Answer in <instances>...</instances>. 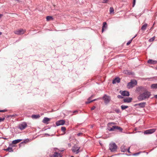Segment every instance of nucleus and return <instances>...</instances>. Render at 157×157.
<instances>
[{"mask_svg":"<svg viewBox=\"0 0 157 157\" xmlns=\"http://www.w3.org/2000/svg\"><path fill=\"white\" fill-rule=\"evenodd\" d=\"M25 31L22 29L15 31L14 32V33L17 35L23 34L24 33Z\"/></svg>","mask_w":157,"mask_h":157,"instance_id":"nucleus-9","label":"nucleus"},{"mask_svg":"<svg viewBox=\"0 0 157 157\" xmlns=\"http://www.w3.org/2000/svg\"><path fill=\"white\" fill-rule=\"evenodd\" d=\"M151 88L152 89H157V83L153 84L151 85Z\"/></svg>","mask_w":157,"mask_h":157,"instance_id":"nucleus-23","label":"nucleus"},{"mask_svg":"<svg viewBox=\"0 0 157 157\" xmlns=\"http://www.w3.org/2000/svg\"><path fill=\"white\" fill-rule=\"evenodd\" d=\"M132 99V98H126L123 100L124 102V103H130L131 102Z\"/></svg>","mask_w":157,"mask_h":157,"instance_id":"nucleus-13","label":"nucleus"},{"mask_svg":"<svg viewBox=\"0 0 157 157\" xmlns=\"http://www.w3.org/2000/svg\"><path fill=\"white\" fill-rule=\"evenodd\" d=\"M136 0H133V2L132 7H134L136 3Z\"/></svg>","mask_w":157,"mask_h":157,"instance_id":"nucleus-36","label":"nucleus"},{"mask_svg":"<svg viewBox=\"0 0 157 157\" xmlns=\"http://www.w3.org/2000/svg\"><path fill=\"white\" fill-rule=\"evenodd\" d=\"M7 111V110L4 109L1 110V112H4Z\"/></svg>","mask_w":157,"mask_h":157,"instance_id":"nucleus-39","label":"nucleus"},{"mask_svg":"<svg viewBox=\"0 0 157 157\" xmlns=\"http://www.w3.org/2000/svg\"><path fill=\"white\" fill-rule=\"evenodd\" d=\"M61 130L63 132H65V131H66V128L65 127H62L61 128Z\"/></svg>","mask_w":157,"mask_h":157,"instance_id":"nucleus-30","label":"nucleus"},{"mask_svg":"<svg viewBox=\"0 0 157 157\" xmlns=\"http://www.w3.org/2000/svg\"><path fill=\"white\" fill-rule=\"evenodd\" d=\"M121 109L122 110H124L125 109L127 108L128 106L127 105H121Z\"/></svg>","mask_w":157,"mask_h":157,"instance_id":"nucleus-26","label":"nucleus"},{"mask_svg":"<svg viewBox=\"0 0 157 157\" xmlns=\"http://www.w3.org/2000/svg\"><path fill=\"white\" fill-rule=\"evenodd\" d=\"M129 149H130V147H129L127 150V151L128 152V153H130V151H129Z\"/></svg>","mask_w":157,"mask_h":157,"instance_id":"nucleus-41","label":"nucleus"},{"mask_svg":"<svg viewBox=\"0 0 157 157\" xmlns=\"http://www.w3.org/2000/svg\"><path fill=\"white\" fill-rule=\"evenodd\" d=\"M121 151L122 152H125L127 151V149L125 148V146L124 145L121 146Z\"/></svg>","mask_w":157,"mask_h":157,"instance_id":"nucleus-24","label":"nucleus"},{"mask_svg":"<svg viewBox=\"0 0 157 157\" xmlns=\"http://www.w3.org/2000/svg\"><path fill=\"white\" fill-rule=\"evenodd\" d=\"M50 120V119L47 117H45L42 121V122L44 124H48V121Z\"/></svg>","mask_w":157,"mask_h":157,"instance_id":"nucleus-16","label":"nucleus"},{"mask_svg":"<svg viewBox=\"0 0 157 157\" xmlns=\"http://www.w3.org/2000/svg\"><path fill=\"white\" fill-rule=\"evenodd\" d=\"M93 96V95H92L91 96V97H90L89 98H88V101L86 102V104H87L91 102L95 101L97 100V99H94L92 100H90L91 98H92V97Z\"/></svg>","mask_w":157,"mask_h":157,"instance_id":"nucleus-20","label":"nucleus"},{"mask_svg":"<svg viewBox=\"0 0 157 157\" xmlns=\"http://www.w3.org/2000/svg\"><path fill=\"white\" fill-rule=\"evenodd\" d=\"M62 156L59 153L55 152L51 157H62Z\"/></svg>","mask_w":157,"mask_h":157,"instance_id":"nucleus-18","label":"nucleus"},{"mask_svg":"<svg viewBox=\"0 0 157 157\" xmlns=\"http://www.w3.org/2000/svg\"><path fill=\"white\" fill-rule=\"evenodd\" d=\"M141 153V152H139L134 153L133 154V155H134V156H136V155H139L140 154V153Z\"/></svg>","mask_w":157,"mask_h":157,"instance_id":"nucleus-32","label":"nucleus"},{"mask_svg":"<svg viewBox=\"0 0 157 157\" xmlns=\"http://www.w3.org/2000/svg\"><path fill=\"white\" fill-rule=\"evenodd\" d=\"M154 97L157 99V94L154 95Z\"/></svg>","mask_w":157,"mask_h":157,"instance_id":"nucleus-44","label":"nucleus"},{"mask_svg":"<svg viewBox=\"0 0 157 157\" xmlns=\"http://www.w3.org/2000/svg\"><path fill=\"white\" fill-rule=\"evenodd\" d=\"M107 28V25L106 22H104L103 24V25L102 28V32H103L105 31Z\"/></svg>","mask_w":157,"mask_h":157,"instance_id":"nucleus-17","label":"nucleus"},{"mask_svg":"<svg viewBox=\"0 0 157 157\" xmlns=\"http://www.w3.org/2000/svg\"><path fill=\"white\" fill-rule=\"evenodd\" d=\"M115 111L116 112L118 113H120V110L119 109H117L115 110Z\"/></svg>","mask_w":157,"mask_h":157,"instance_id":"nucleus-34","label":"nucleus"},{"mask_svg":"<svg viewBox=\"0 0 157 157\" xmlns=\"http://www.w3.org/2000/svg\"><path fill=\"white\" fill-rule=\"evenodd\" d=\"M77 110H75V111H74L73 112V113H77Z\"/></svg>","mask_w":157,"mask_h":157,"instance_id":"nucleus-43","label":"nucleus"},{"mask_svg":"<svg viewBox=\"0 0 157 157\" xmlns=\"http://www.w3.org/2000/svg\"><path fill=\"white\" fill-rule=\"evenodd\" d=\"M155 130L156 129L155 128L148 129L144 131V134H151L154 132Z\"/></svg>","mask_w":157,"mask_h":157,"instance_id":"nucleus-10","label":"nucleus"},{"mask_svg":"<svg viewBox=\"0 0 157 157\" xmlns=\"http://www.w3.org/2000/svg\"><path fill=\"white\" fill-rule=\"evenodd\" d=\"M0 112H1V110H0Z\"/></svg>","mask_w":157,"mask_h":157,"instance_id":"nucleus-54","label":"nucleus"},{"mask_svg":"<svg viewBox=\"0 0 157 157\" xmlns=\"http://www.w3.org/2000/svg\"><path fill=\"white\" fill-rule=\"evenodd\" d=\"M146 105V103L145 102H143L135 104L134 106L135 107H137L138 108H144L145 107Z\"/></svg>","mask_w":157,"mask_h":157,"instance_id":"nucleus-7","label":"nucleus"},{"mask_svg":"<svg viewBox=\"0 0 157 157\" xmlns=\"http://www.w3.org/2000/svg\"><path fill=\"white\" fill-rule=\"evenodd\" d=\"M102 99L104 100L105 103V104H108L111 100L110 97L105 94L102 97Z\"/></svg>","mask_w":157,"mask_h":157,"instance_id":"nucleus-5","label":"nucleus"},{"mask_svg":"<svg viewBox=\"0 0 157 157\" xmlns=\"http://www.w3.org/2000/svg\"><path fill=\"white\" fill-rule=\"evenodd\" d=\"M96 107L95 106H93L91 108V110H94L95 108Z\"/></svg>","mask_w":157,"mask_h":157,"instance_id":"nucleus-38","label":"nucleus"},{"mask_svg":"<svg viewBox=\"0 0 157 157\" xmlns=\"http://www.w3.org/2000/svg\"><path fill=\"white\" fill-rule=\"evenodd\" d=\"M156 77L157 78V77Z\"/></svg>","mask_w":157,"mask_h":157,"instance_id":"nucleus-55","label":"nucleus"},{"mask_svg":"<svg viewBox=\"0 0 157 157\" xmlns=\"http://www.w3.org/2000/svg\"><path fill=\"white\" fill-rule=\"evenodd\" d=\"M147 63L151 64H155L157 63V61L149 59L147 61Z\"/></svg>","mask_w":157,"mask_h":157,"instance_id":"nucleus-15","label":"nucleus"},{"mask_svg":"<svg viewBox=\"0 0 157 157\" xmlns=\"http://www.w3.org/2000/svg\"><path fill=\"white\" fill-rule=\"evenodd\" d=\"M147 23L144 24L142 26L141 29L143 31H144L147 28Z\"/></svg>","mask_w":157,"mask_h":157,"instance_id":"nucleus-19","label":"nucleus"},{"mask_svg":"<svg viewBox=\"0 0 157 157\" xmlns=\"http://www.w3.org/2000/svg\"><path fill=\"white\" fill-rule=\"evenodd\" d=\"M5 118L4 117H3V118L1 117V118H0V122H1V121H3L5 120Z\"/></svg>","mask_w":157,"mask_h":157,"instance_id":"nucleus-35","label":"nucleus"},{"mask_svg":"<svg viewBox=\"0 0 157 157\" xmlns=\"http://www.w3.org/2000/svg\"><path fill=\"white\" fill-rule=\"evenodd\" d=\"M2 138L4 140H6V139H7L6 138H5V137H2Z\"/></svg>","mask_w":157,"mask_h":157,"instance_id":"nucleus-45","label":"nucleus"},{"mask_svg":"<svg viewBox=\"0 0 157 157\" xmlns=\"http://www.w3.org/2000/svg\"><path fill=\"white\" fill-rule=\"evenodd\" d=\"M155 36H154V37L151 38L149 40V41L150 42H151L153 41L154 40H155Z\"/></svg>","mask_w":157,"mask_h":157,"instance_id":"nucleus-29","label":"nucleus"},{"mask_svg":"<svg viewBox=\"0 0 157 157\" xmlns=\"http://www.w3.org/2000/svg\"><path fill=\"white\" fill-rule=\"evenodd\" d=\"M40 117V116L39 115H33L32 116V117L34 119H37L38 118H39Z\"/></svg>","mask_w":157,"mask_h":157,"instance_id":"nucleus-25","label":"nucleus"},{"mask_svg":"<svg viewBox=\"0 0 157 157\" xmlns=\"http://www.w3.org/2000/svg\"><path fill=\"white\" fill-rule=\"evenodd\" d=\"M53 20V18L51 16H47L46 17V20L47 21H49L50 20Z\"/></svg>","mask_w":157,"mask_h":157,"instance_id":"nucleus-28","label":"nucleus"},{"mask_svg":"<svg viewBox=\"0 0 157 157\" xmlns=\"http://www.w3.org/2000/svg\"><path fill=\"white\" fill-rule=\"evenodd\" d=\"M117 147V146L114 142H111L109 144V148L111 152L116 151Z\"/></svg>","mask_w":157,"mask_h":157,"instance_id":"nucleus-3","label":"nucleus"},{"mask_svg":"<svg viewBox=\"0 0 157 157\" xmlns=\"http://www.w3.org/2000/svg\"><path fill=\"white\" fill-rule=\"evenodd\" d=\"M137 36V34H136L135 36L132 38V40L135 38L136 36Z\"/></svg>","mask_w":157,"mask_h":157,"instance_id":"nucleus-42","label":"nucleus"},{"mask_svg":"<svg viewBox=\"0 0 157 157\" xmlns=\"http://www.w3.org/2000/svg\"><path fill=\"white\" fill-rule=\"evenodd\" d=\"M71 157H73V156H72Z\"/></svg>","mask_w":157,"mask_h":157,"instance_id":"nucleus-53","label":"nucleus"},{"mask_svg":"<svg viewBox=\"0 0 157 157\" xmlns=\"http://www.w3.org/2000/svg\"><path fill=\"white\" fill-rule=\"evenodd\" d=\"M4 150L6 151H8L9 152H12L13 151V150L12 147H8L6 149H4Z\"/></svg>","mask_w":157,"mask_h":157,"instance_id":"nucleus-21","label":"nucleus"},{"mask_svg":"<svg viewBox=\"0 0 157 157\" xmlns=\"http://www.w3.org/2000/svg\"><path fill=\"white\" fill-rule=\"evenodd\" d=\"M137 84V82L135 79L131 80L130 82H128L127 84V87L130 89L132 88Z\"/></svg>","mask_w":157,"mask_h":157,"instance_id":"nucleus-4","label":"nucleus"},{"mask_svg":"<svg viewBox=\"0 0 157 157\" xmlns=\"http://www.w3.org/2000/svg\"><path fill=\"white\" fill-rule=\"evenodd\" d=\"M114 123L110 122L108 124L107 130L109 131H113L115 129H117L119 130L120 132H122L123 129L121 127L116 125L113 126L112 128H110V126L114 124Z\"/></svg>","mask_w":157,"mask_h":157,"instance_id":"nucleus-2","label":"nucleus"},{"mask_svg":"<svg viewBox=\"0 0 157 157\" xmlns=\"http://www.w3.org/2000/svg\"><path fill=\"white\" fill-rule=\"evenodd\" d=\"M2 16V15L1 14H0V19L1 18Z\"/></svg>","mask_w":157,"mask_h":157,"instance_id":"nucleus-46","label":"nucleus"},{"mask_svg":"<svg viewBox=\"0 0 157 157\" xmlns=\"http://www.w3.org/2000/svg\"><path fill=\"white\" fill-rule=\"evenodd\" d=\"M120 82V79L119 78L117 77L115 78L112 81V83L113 84H116V83H119Z\"/></svg>","mask_w":157,"mask_h":157,"instance_id":"nucleus-14","label":"nucleus"},{"mask_svg":"<svg viewBox=\"0 0 157 157\" xmlns=\"http://www.w3.org/2000/svg\"><path fill=\"white\" fill-rule=\"evenodd\" d=\"M132 39H131V40H130L126 44L127 45H128L132 42Z\"/></svg>","mask_w":157,"mask_h":157,"instance_id":"nucleus-31","label":"nucleus"},{"mask_svg":"<svg viewBox=\"0 0 157 157\" xmlns=\"http://www.w3.org/2000/svg\"><path fill=\"white\" fill-rule=\"evenodd\" d=\"M27 126V124L26 122H23L19 124L18 126V128L20 130H23Z\"/></svg>","mask_w":157,"mask_h":157,"instance_id":"nucleus-8","label":"nucleus"},{"mask_svg":"<svg viewBox=\"0 0 157 157\" xmlns=\"http://www.w3.org/2000/svg\"><path fill=\"white\" fill-rule=\"evenodd\" d=\"M65 121L63 120H60L56 122V124L57 126H59L60 125H63L64 124Z\"/></svg>","mask_w":157,"mask_h":157,"instance_id":"nucleus-11","label":"nucleus"},{"mask_svg":"<svg viewBox=\"0 0 157 157\" xmlns=\"http://www.w3.org/2000/svg\"><path fill=\"white\" fill-rule=\"evenodd\" d=\"M108 0H103L102 3H107L108 2Z\"/></svg>","mask_w":157,"mask_h":157,"instance_id":"nucleus-37","label":"nucleus"},{"mask_svg":"<svg viewBox=\"0 0 157 157\" xmlns=\"http://www.w3.org/2000/svg\"><path fill=\"white\" fill-rule=\"evenodd\" d=\"M155 69L157 70V67H155Z\"/></svg>","mask_w":157,"mask_h":157,"instance_id":"nucleus-50","label":"nucleus"},{"mask_svg":"<svg viewBox=\"0 0 157 157\" xmlns=\"http://www.w3.org/2000/svg\"><path fill=\"white\" fill-rule=\"evenodd\" d=\"M117 97L118 98H120V99H122L123 98V97L121 95H118L117 96Z\"/></svg>","mask_w":157,"mask_h":157,"instance_id":"nucleus-33","label":"nucleus"},{"mask_svg":"<svg viewBox=\"0 0 157 157\" xmlns=\"http://www.w3.org/2000/svg\"><path fill=\"white\" fill-rule=\"evenodd\" d=\"M14 1H19V0H14Z\"/></svg>","mask_w":157,"mask_h":157,"instance_id":"nucleus-47","label":"nucleus"},{"mask_svg":"<svg viewBox=\"0 0 157 157\" xmlns=\"http://www.w3.org/2000/svg\"><path fill=\"white\" fill-rule=\"evenodd\" d=\"M120 93L122 95L125 96H128L130 95L129 92L125 90L123 91L121 90L120 91Z\"/></svg>","mask_w":157,"mask_h":157,"instance_id":"nucleus-12","label":"nucleus"},{"mask_svg":"<svg viewBox=\"0 0 157 157\" xmlns=\"http://www.w3.org/2000/svg\"><path fill=\"white\" fill-rule=\"evenodd\" d=\"M2 34V32H0V35H1V34Z\"/></svg>","mask_w":157,"mask_h":157,"instance_id":"nucleus-49","label":"nucleus"},{"mask_svg":"<svg viewBox=\"0 0 157 157\" xmlns=\"http://www.w3.org/2000/svg\"><path fill=\"white\" fill-rule=\"evenodd\" d=\"M47 135H49L48 134H47Z\"/></svg>","mask_w":157,"mask_h":157,"instance_id":"nucleus-52","label":"nucleus"},{"mask_svg":"<svg viewBox=\"0 0 157 157\" xmlns=\"http://www.w3.org/2000/svg\"><path fill=\"white\" fill-rule=\"evenodd\" d=\"M82 133L80 132V133H78L77 134V135L78 136H80L81 135H82Z\"/></svg>","mask_w":157,"mask_h":157,"instance_id":"nucleus-40","label":"nucleus"},{"mask_svg":"<svg viewBox=\"0 0 157 157\" xmlns=\"http://www.w3.org/2000/svg\"><path fill=\"white\" fill-rule=\"evenodd\" d=\"M80 148V147H78L75 145L72 147V150L73 152L77 154L79 152Z\"/></svg>","mask_w":157,"mask_h":157,"instance_id":"nucleus-6","label":"nucleus"},{"mask_svg":"<svg viewBox=\"0 0 157 157\" xmlns=\"http://www.w3.org/2000/svg\"><path fill=\"white\" fill-rule=\"evenodd\" d=\"M151 96L150 92L146 91L140 94L138 97V99L139 101H142L148 99Z\"/></svg>","mask_w":157,"mask_h":157,"instance_id":"nucleus-1","label":"nucleus"},{"mask_svg":"<svg viewBox=\"0 0 157 157\" xmlns=\"http://www.w3.org/2000/svg\"><path fill=\"white\" fill-rule=\"evenodd\" d=\"M22 140V139H17L14 140L12 141V143L13 144H17L21 141Z\"/></svg>","mask_w":157,"mask_h":157,"instance_id":"nucleus-22","label":"nucleus"},{"mask_svg":"<svg viewBox=\"0 0 157 157\" xmlns=\"http://www.w3.org/2000/svg\"><path fill=\"white\" fill-rule=\"evenodd\" d=\"M14 1H19V0H14Z\"/></svg>","mask_w":157,"mask_h":157,"instance_id":"nucleus-48","label":"nucleus"},{"mask_svg":"<svg viewBox=\"0 0 157 157\" xmlns=\"http://www.w3.org/2000/svg\"><path fill=\"white\" fill-rule=\"evenodd\" d=\"M85 157H88V155H86Z\"/></svg>","mask_w":157,"mask_h":157,"instance_id":"nucleus-51","label":"nucleus"},{"mask_svg":"<svg viewBox=\"0 0 157 157\" xmlns=\"http://www.w3.org/2000/svg\"><path fill=\"white\" fill-rule=\"evenodd\" d=\"M109 11L110 13H114V10L113 8V7H110L109 8Z\"/></svg>","mask_w":157,"mask_h":157,"instance_id":"nucleus-27","label":"nucleus"}]
</instances>
